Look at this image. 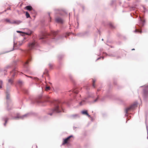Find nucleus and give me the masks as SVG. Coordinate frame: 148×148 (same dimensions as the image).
<instances>
[{"instance_id":"1a4fd4ad","label":"nucleus","mask_w":148,"mask_h":148,"mask_svg":"<svg viewBox=\"0 0 148 148\" xmlns=\"http://www.w3.org/2000/svg\"><path fill=\"white\" fill-rule=\"evenodd\" d=\"M78 117V115L77 114H75L71 115V118L72 119H74Z\"/></svg>"},{"instance_id":"2eb2a0df","label":"nucleus","mask_w":148,"mask_h":148,"mask_svg":"<svg viewBox=\"0 0 148 148\" xmlns=\"http://www.w3.org/2000/svg\"><path fill=\"white\" fill-rule=\"evenodd\" d=\"M8 83L11 84H12L13 82V80L12 78H11L8 80Z\"/></svg>"},{"instance_id":"a878e982","label":"nucleus","mask_w":148,"mask_h":148,"mask_svg":"<svg viewBox=\"0 0 148 148\" xmlns=\"http://www.w3.org/2000/svg\"><path fill=\"white\" fill-rule=\"evenodd\" d=\"M52 113H50V114H49L51 116L52 115Z\"/></svg>"},{"instance_id":"423d86ee","label":"nucleus","mask_w":148,"mask_h":148,"mask_svg":"<svg viewBox=\"0 0 148 148\" xmlns=\"http://www.w3.org/2000/svg\"><path fill=\"white\" fill-rule=\"evenodd\" d=\"M56 21L59 23H62L63 22V20L60 18H56Z\"/></svg>"},{"instance_id":"4468645a","label":"nucleus","mask_w":148,"mask_h":148,"mask_svg":"<svg viewBox=\"0 0 148 148\" xmlns=\"http://www.w3.org/2000/svg\"><path fill=\"white\" fill-rule=\"evenodd\" d=\"M134 32L135 33H141L142 32V31L141 30H140L138 29H136L135 31H134Z\"/></svg>"},{"instance_id":"f8f14e48","label":"nucleus","mask_w":148,"mask_h":148,"mask_svg":"<svg viewBox=\"0 0 148 148\" xmlns=\"http://www.w3.org/2000/svg\"><path fill=\"white\" fill-rule=\"evenodd\" d=\"M110 27L112 28H114L115 27L113 23L111 22H110L109 23Z\"/></svg>"},{"instance_id":"9b49d317","label":"nucleus","mask_w":148,"mask_h":148,"mask_svg":"<svg viewBox=\"0 0 148 148\" xmlns=\"http://www.w3.org/2000/svg\"><path fill=\"white\" fill-rule=\"evenodd\" d=\"M82 114H85L88 117H90V115L88 114L87 111H83L82 112Z\"/></svg>"},{"instance_id":"f257e3e1","label":"nucleus","mask_w":148,"mask_h":148,"mask_svg":"<svg viewBox=\"0 0 148 148\" xmlns=\"http://www.w3.org/2000/svg\"><path fill=\"white\" fill-rule=\"evenodd\" d=\"M36 45V42L35 40H33L28 43L27 46L28 49L29 50H31L33 49Z\"/></svg>"},{"instance_id":"6ab92c4d","label":"nucleus","mask_w":148,"mask_h":148,"mask_svg":"<svg viewBox=\"0 0 148 148\" xmlns=\"http://www.w3.org/2000/svg\"><path fill=\"white\" fill-rule=\"evenodd\" d=\"M95 80H94L93 79L92 86L94 88L95 87Z\"/></svg>"},{"instance_id":"e433bc0d","label":"nucleus","mask_w":148,"mask_h":148,"mask_svg":"<svg viewBox=\"0 0 148 148\" xmlns=\"http://www.w3.org/2000/svg\"><path fill=\"white\" fill-rule=\"evenodd\" d=\"M40 98V99L41 98V97H40V98Z\"/></svg>"},{"instance_id":"a211bd4d","label":"nucleus","mask_w":148,"mask_h":148,"mask_svg":"<svg viewBox=\"0 0 148 148\" xmlns=\"http://www.w3.org/2000/svg\"><path fill=\"white\" fill-rule=\"evenodd\" d=\"M73 92L75 94H77L78 92V90H77V89H76L73 90Z\"/></svg>"},{"instance_id":"0eeeda50","label":"nucleus","mask_w":148,"mask_h":148,"mask_svg":"<svg viewBox=\"0 0 148 148\" xmlns=\"http://www.w3.org/2000/svg\"><path fill=\"white\" fill-rule=\"evenodd\" d=\"M17 72V71L15 70H14L10 72L12 78L16 75Z\"/></svg>"},{"instance_id":"ddd939ff","label":"nucleus","mask_w":148,"mask_h":148,"mask_svg":"<svg viewBox=\"0 0 148 148\" xmlns=\"http://www.w3.org/2000/svg\"><path fill=\"white\" fill-rule=\"evenodd\" d=\"M58 31H53L52 32V34L53 35V36H55L58 33Z\"/></svg>"},{"instance_id":"2f4dec72","label":"nucleus","mask_w":148,"mask_h":148,"mask_svg":"<svg viewBox=\"0 0 148 148\" xmlns=\"http://www.w3.org/2000/svg\"><path fill=\"white\" fill-rule=\"evenodd\" d=\"M49 16H50V13H49Z\"/></svg>"},{"instance_id":"b1692460","label":"nucleus","mask_w":148,"mask_h":148,"mask_svg":"<svg viewBox=\"0 0 148 148\" xmlns=\"http://www.w3.org/2000/svg\"><path fill=\"white\" fill-rule=\"evenodd\" d=\"M18 82L20 84H21L22 83V82L21 80H19Z\"/></svg>"},{"instance_id":"c9c22d12","label":"nucleus","mask_w":148,"mask_h":148,"mask_svg":"<svg viewBox=\"0 0 148 148\" xmlns=\"http://www.w3.org/2000/svg\"><path fill=\"white\" fill-rule=\"evenodd\" d=\"M21 44H20V45H21Z\"/></svg>"},{"instance_id":"6e6552de","label":"nucleus","mask_w":148,"mask_h":148,"mask_svg":"<svg viewBox=\"0 0 148 148\" xmlns=\"http://www.w3.org/2000/svg\"><path fill=\"white\" fill-rule=\"evenodd\" d=\"M21 22L20 21H13L11 23V24H18L21 23Z\"/></svg>"},{"instance_id":"cd10ccee","label":"nucleus","mask_w":148,"mask_h":148,"mask_svg":"<svg viewBox=\"0 0 148 148\" xmlns=\"http://www.w3.org/2000/svg\"><path fill=\"white\" fill-rule=\"evenodd\" d=\"M135 50V49H132V50Z\"/></svg>"},{"instance_id":"f03ea898","label":"nucleus","mask_w":148,"mask_h":148,"mask_svg":"<svg viewBox=\"0 0 148 148\" xmlns=\"http://www.w3.org/2000/svg\"><path fill=\"white\" fill-rule=\"evenodd\" d=\"M73 136L71 135L67 137L66 138L64 139V140L62 143V145H64L65 144L69 143L70 141V139L71 138L73 137Z\"/></svg>"},{"instance_id":"5701e85b","label":"nucleus","mask_w":148,"mask_h":148,"mask_svg":"<svg viewBox=\"0 0 148 148\" xmlns=\"http://www.w3.org/2000/svg\"><path fill=\"white\" fill-rule=\"evenodd\" d=\"M50 87L49 86H47L46 87V90H50Z\"/></svg>"},{"instance_id":"c85d7f7f","label":"nucleus","mask_w":148,"mask_h":148,"mask_svg":"<svg viewBox=\"0 0 148 148\" xmlns=\"http://www.w3.org/2000/svg\"><path fill=\"white\" fill-rule=\"evenodd\" d=\"M42 38H40V39H42Z\"/></svg>"},{"instance_id":"bb28decb","label":"nucleus","mask_w":148,"mask_h":148,"mask_svg":"<svg viewBox=\"0 0 148 148\" xmlns=\"http://www.w3.org/2000/svg\"><path fill=\"white\" fill-rule=\"evenodd\" d=\"M27 76V77H28V76ZM28 77H31H31H31V76H28Z\"/></svg>"},{"instance_id":"39448f33","label":"nucleus","mask_w":148,"mask_h":148,"mask_svg":"<svg viewBox=\"0 0 148 148\" xmlns=\"http://www.w3.org/2000/svg\"><path fill=\"white\" fill-rule=\"evenodd\" d=\"M53 112H55L58 113L60 112V110L58 106H57L55 107L54 109L53 110Z\"/></svg>"},{"instance_id":"aec40b11","label":"nucleus","mask_w":148,"mask_h":148,"mask_svg":"<svg viewBox=\"0 0 148 148\" xmlns=\"http://www.w3.org/2000/svg\"><path fill=\"white\" fill-rule=\"evenodd\" d=\"M5 21L6 22H8V23H11V22H11V21H10V20L9 19H7V18H6V19H5Z\"/></svg>"},{"instance_id":"7c9ffc66","label":"nucleus","mask_w":148,"mask_h":148,"mask_svg":"<svg viewBox=\"0 0 148 148\" xmlns=\"http://www.w3.org/2000/svg\"><path fill=\"white\" fill-rule=\"evenodd\" d=\"M17 32H20V31H17Z\"/></svg>"},{"instance_id":"f3484780","label":"nucleus","mask_w":148,"mask_h":148,"mask_svg":"<svg viewBox=\"0 0 148 148\" xmlns=\"http://www.w3.org/2000/svg\"><path fill=\"white\" fill-rule=\"evenodd\" d=\"M8 120V119L7 117L5 118H4V120L5 121V123L4 124V125L5 126L6 125V123H7V122Z\"/></svg>"},{"instance_id":"7ed1b4c3","label":"nucleus","mask_w":148,"mask_h":148,"mask_svg":"<svg viewBox=\"0 0 148 148\" xmlns=\"http://www.w3.org/2000/svg\"><path fill=\"white\" fill-rule=\"evenodd\" d=\"M137 106V105L136 104H133L130 107L127 108L126 109V113H127L130 110L133 109L135 107Z\"/></svg>"},{"instance_id":"c756f323","label":"nucleus","mask_w":148,"mask_h":148,"mask_svg":"<svg viewBox=\"0 0 148 148\" xmlns=\"http://www.w3.org/2000/svg\"><path fill=\"white\" fill-rule=\"evenodd\" d=\"M50 20L51 19V17H50ZM50 21H51V20H50Z\"/></svg>"},{"instance_id":"4be33fe9","label":"nucleus","mask_w":148,"mask_h":148,"mask_svg":"<svg viewBox=\"0 0 148 148\" xmlns=\"http://www.w3.org/2000/svg\"><path fill=\"white\" fill-rule=\"evenodd\" d=\"M10 95L8 93H7L6 94V99H9L10 98Z\"/></svg>"},{"instance_id":"f704fd0d","label":"nucleus","mask_w":148,"mask_h":148,"mask_svg":"<svg viewBox=\"0 0 148 148\" xmlns=\"http://www.w3.org/2000/svg\"><path fill=\"white\" fill-rule=\"evenodd\" d=\"M102 40H103V39H102Z\"/></svg>"},{"instance_id":"72a5a7b5","label":"nucleus","mask_w":148,"mask_h":148,"mask_svg":"<svg viewBox=\"0 0 148 148\" xmlns=\"http://www.w3.org/2000/svg\"><path fill=\"white\" fill-rule=\"evenodd\" d=\"M46 71H47V70H46Z\"/></svg>"},{"instance_id":"9d476101","label":"nucleus","mask_w":148,"mask_h":148,"mask_svg":"<svg viewBox=\"0 0 148 148\" xmlns=\"http://www.w3.org/2000/svg\"><path fill=\"white\" fill-rule=\"evenodd\" d=\"M31 61L30 59H29L24 64V66L25 67L27 68L28 66V64L29 63V61Z\"/></svg>"},{"instance_id":"dca6fc26","label":"nucleus","mask_w":148,"mask_h":148,"mask_svg":"<svg viewBox=\"0 0 148 148\" xmlns=\"http://www.w3.org/2000/svg\"><path fill=\"white\" fill-rule=\"evenodd\" d=\"M25 16L27 18L30 17V16L29 13L27 12H26L25 13Z\"/></svg>"},{"instance_id":"20e7f679","label":"nucleus","mask_w":148,"mask_h":148,"mask_svg":"<svg viewBox=\"0 0 148 148\" xmlns=\"http://www.w3.org/2000/svg\"><path fill=\"white\" fill-rule=\"evenodd\" d=\"M25 9L29 11L30 12L34 11V10L32 7L30 5H28L25 8Z\"/></svg>"},{"instance_id":"393cba45","label":"nucleus","mask_w":148,"mask_h":148,"mask_svg":"<svg viewBox=\"0 0 148 148\" xmlns=\"http://www.w3.org/2000/svg\"><path fill=\"white\" fill-rule=\"evenodd\" d=\"M98 97L97 98V99H95V102L97 100V99H98Z\"/></svg>"},{"instance_id":"412c9836","label":"nucleus","mask_w":148,"mask_h":148,"mask_svg":"<svg viewBox=\"0 0 148 148\" xmlns=\"http://www.w3.org/2000/svg\"><path fill=\"white\" fill-rule=\"evenodd\" d=\"M2 81L0 80V88H2Z\"/></svg>"},{"instance_id":"473e14b6","label":"nucleus","mask_w":148,"mask_h":148,"mask_svg":"<svg viewBox=\"0 0 148 148\" xmlns=\"http://www.w3.org/2000/svg\"><path fill=\"white\" fill-rule=\"evenodd\" d=\"M25 116V115L23 116Z\"/></svg>"}]
</instances>
